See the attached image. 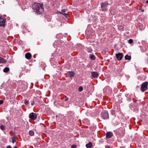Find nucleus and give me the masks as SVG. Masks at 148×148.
I'll use <instances>...</instances> for the list:
<instances>
[{
	"mask_svg": "<svg viewBox=\"0 0 148 148\" xmlns=\"http://www.w3.org/2000/svg\"><path fill=\"white\" fill-rule=\"evenodd\" d=\"M43 4L42 3H34L32 5V8L33 10H35L37 14H40L44 11L43 7Z\"/></svg>",
	"mask_w": 148,
	"mask_h": 148,
	"instance_id": "1",
	"label": "nucleus"
},
{
	"mask_svg": "<svg viewBox=\"0 0 148 148\" xmlns=\"http://www.w3.org/2000/svg\"><path fill=\"white\" fill-rule=\"evenodd\" d=\"M148 85V82H143L141 85L140 88V90L142 92H144L145 91L147 88V86Z\"/></svg>",
	"mask_w": 148,
	"mask_h": 148,
	"instance_id": "2",
	"label": "nucleus"
},
{
	"mask_svg": "<svg viewBox=\"0 0 148 148\" xmlns=\"http://www.w3.org/2000/svg\"><path fill=\"white\" fill-rule=\"evenodd\" d=\"M101 118L104 119H109V114L107 111H104L101 113Z\"/></svg>",
	"mask_w": 148,
	"mask_h": 148,
	"instance_id": "3",
	"label": "nucleus"
},
{
	"mask_svg": "<svg viewBox=\"0 0 148 148\" xmlns=\"http://www.w3.org/2000/svg\"><path fill=\"white\" fill-rule=\"evenodd\" d=\"M101 5L102 11H105L107 10V7L108 5V3L104 2L101 3Z\"/></svg>",
	"mask_w": 148,
	"mask_h": 148,
	"instance_id": "4",
	"label": "nucleus"
},
{
	"mask_svg": "<svg viewBox=\"0 0 148 148\" xmlns=\"http://www.w3.org/2000/svg\"><path fill=\"white\" fill-rule=\"evenodd\" d=\"M29 117L32 120H35L36 119L37 115L36 113L32 112L29 114Z\"/></svg>",
	"mask_w": 148,
	"mask_h": 148,
	"instance_id": "5",
	"label": "nucleus"
},
{
	"mask_svg": "<svg viewBox=\"0 0 148 148\" xmlns=\"http://www.w3.org/2000/svg\"><path fill=\"white\" fill-rule=\"evenodd\" d=\"M5 19L0 17V27H4L5 26Z\"/></svg>",
	"mask_w": 148,
	"mask_h": 148,
	"instance_id": "6",
	"label": "nucleus"
},
{
	"mask_svg": "<svg viewBox=\"0 0 148 148\" xmlns=\"http://www.w3.org/2000/svg\"><path fill=\"white\" fill-rule=\"evenodd\" d=\"M123 54L122 53H118L116 54V57L118 60H121L123 57Z\"/></svg>",
	"mask_w": 148,
	"mask_h": 148,
	"instance_id": "7",
	"label": "nucleus"
},
{
	"mask_svg": "<svg viewBox=\"0 0 148 148\" xmlns=\"http://www.w3.org/2000/svg\"><path fill=\"white\" fill-rule=\"evenodd\" d=\"M91 75L93 78H97L99 76V73L96 72H91Z\"/></svg>",
	"mask_w": 148,
	"mask_h": 148,
	"instance_id": "8",
	"label": "nucleus"
},
{
	"mask_svg": "<svg viewBox=\"0 0 148 148\" xmlns=\"http://www.w3.org/2000/svg\"><path fill=\"white\" fill-rule=\"evenodd\" d=\"M113 135V133L112 132H109L106 133V138H111Z\"/></svg>",
	"mask_w": 148,
	"mask_h": 148,
	"instance_id": "9",
	"label": "nucleus"
},
{
	"mask_svg": "<svg viewBox=\"0 0 148 148\" xmlns=\"http://www.w3.org/2000/svg\"><path fill=\"white\" fill-rule=\"evenodd\" d=\"M67 74H68V76L71 77H73L74 75V72L72 71H69L67 72Z\"/></svg>",
	"mask_w": 148,
	"mask_h": 148,
	"instance_id": "10",
	"label": "nucleus"
},
{
	"mask_svg": "<svg viewBox=\"0 0 148 148\" xmlns=\"http://www.w3.org/2000/svg\"><path fill=\"white\" fill-rule=\"evenodd\" d=\"M25 58L27 59H29L32 57V55L29 53H27L25 55Z\"/></svg>",
	"mask_w": 148,
	"mask_h": 148,
	"instance_id": "11",
	"label": "nucleus"
},
{
	"mask_svg": "<svg viewBox=\"0 0 148 148\" xmlns=\"http://www.w3.org/2000/svg\"><path fill=\"white\" fill-rule=\"evenodd\" d=\"M6 62V61L3 58L0 56V63H5Z\"/></svg>",
	"mask_w": 148,
	"mask_h": 148,
	"instance_id": "12",
	"label": "nucleus"
},
{
	"mask_svg": "<svg viewBox=\"0 0 148 148\" xmlns=\"http://www.w3.org/2000/svg\"><path fill=\"white\" fill-rule=\"evenodd\" d=\"M138 106V103H134L133 105H132V107H133V110H136L137 109V107Z\"/></svg>",
	"mask_w": 148,
	"mask_h": 148,
	"instance_id": "13",
	"label": "nucleus"
},
{
	"mask_svg": "<svg viewBox=\"0 0 148 148\" xmlns=\"http://www.w3.org/2000/svg\"><path fill=\"white\" fill-rule=\"evenodd\" d=\"M92 146V144L91 142H89L88 144L86 145V146L87 148H91Z\"/></svg>",
	"mask_w": 148,
	"mask_h": 148,
	"instance_id": "14",
	"label": "nucleus"
},
{
	"mask_svg": "<svg viewBox=\"0 0 148 148\" xmlns=\"http://www.w3.org/2000/svg\"><path fill=\"white\" fill-rule=\"evenodd\" d=\"M89 56L91 60H94L96 59L95 56L93 54H90Z\"/></svg>",
	"mask_w": 148,
	"mask_h": 148,
	"instance_id": "15",
	"label": "nucleus"
},
{
	"mask_svg": "<svg viewBox=\"0 0 148 148\" xmlns=\"http://www.w3.org/2000/svg\"><path fill=\"white\" fill-rule=\"evenodd\" d=\"M16 137L14 135L12 138V143H14L16 141Z\"/></svg>",
	"mask_w": 148,
	"mask_h": 148,
	"instance_id": "16",
	"label": "nucleus"
},
{
	"mask_svg": "<svg viewBox=\"0 0 148 148\" xmlns=\"http://www.w3.org/2000/svg\"><path fill=\"white\" fill-rule=\"evenodd\" d=\"M125 58L126 60H130L131 59V57L127 55L125 56Z\"/></svg>",
	"mask_w": 148,
	"mask_h": 148,
	"instance_id": "17",
	"label": "nucleus"
},
{
	"mask_svg": "<svg viewBox=\"0 0 148 148\" xmlns=\"http://www.w3.org/2000/svg\"><path fill=\"white\" fill-rule=\"evenodd\" d=\"M29 134L30 136H32L34 135V132L32 130H30L29 131Z\"/></svg>",
	"mask_w": 148,
	"mask_h": 148,
	"instance_id": "18",
	"label": "nucleus"
},
{
	"mask_svg": "<svg viewBox=\"0 0 148 148\" xmlns=\"http://www.w3.org/2000/svg\"><path fill=\"white\" fill-rule=\"evenodd\" d=\"M10 70L9 68L8 67H5L3 70V71L4 73H7Z\"/></svg>",
	"mask_w": 148,
	"mask_h": 148,
	"instance_id": "19",
	"label": "nucleus"
},
{
	"mask_svg": "<svg viewBox=\"0 0 148 148\" xmlns=\"http://www.w3.org/2000/svg\"><path fill=\"white\" fill-rule=\"evenodd\" d=\"M86 50L88 52L91 53L92 51V50L91 48H86Z\"/></svg>",
	"mask_w": 148,
	"mask_h": 148,
	"instance_id": "20",
	"label": "nucleus"
},
{
	"mask_svg": "<svg viewBox=\"0 0 148 148\" xmlns=\"http://www.w3.org/2000/svg\"><path fill=\"white\" fill-rule=\"evenodd\" d=\"M0 128L2 130H4L5 129V126L4 125H1L0 126Z\"/></svg>",
	"mask_w": 148,
	"mask_h": 148,
	"instance_id": "21",
	"label": "nucleus"
},
{
	"mask_svg": "<svg viewBox=\"0 0 148 148\" xmlns=\"http://www.w3.org/2000/svg\"><path fill=\"white\" fill-rule=\"evenodd\" d=\"M110 113L112 115H114L115 112V110H112L110 111Z\"/></svg>",
	"mask_w": 148,
	"mask_h": 148,
	"instance_id": "22",
	"label": "nucleus"
},
{
	"mask_svg": "<svg viewBox=\"0 0 148 148\" xmlns=\"http://www.w3.org/2000/svg\"><path fill=\"white\" fill-rule=\"evenodd\" d=\"M24 103L25 105H27L29 103V101L27 100H26L24 101Z\"/></svg>",
	"mask_w": 148,
	"mask_h": 148,
	"instance_id": "23",
	"label": "nucleus"
},
{
	"mask_svg": "<svg viewBox=\"0 0 148 148\" xmlns=\"http://www.w3.org/2000/svg\"><path fill=\"white\" fill-rule=\"evenodd\" d=\"M123 27L122 26H119V30H123Z\"/></svg>",
	"mask_w": 148,
	"mask_h": 148,
	"instance_id": "24",
	"label": "nucleus"
},
{
	"mask_svg": "<svg viewBox=\"0 0 148 148\" xmlns=\"http://www.w3.org/2000/svg\"><path fill=\"white\" fill-rule=\"evenodd\" d=\"M83 90V88L82 87V86H80L79 88V89H78V90L79 91V92H81Z\"/></svg>",
	"mask_w": 148,
	"mask_h": 148,
	"instance_id": "25",
	"label": "nucleus"
},
{
	"mask_svg": "<svg viewBox=\"0 0 148 148\" xmlns=\"http://www.w3.org/2000/svg\"><path fill=\"white\" fill-rule=\"evenodd\" d=\"M127 95V96H126L127 97V100L128 101H131V98L130 97H129L128 96V95Z\"/></svg>",
	"mask_w": 148,
	"mask_h": 148,
	"instance_id": "26",
	"label": "nucleus"
},
{
	"mask_svg": "<svg viewBox=\"0 0 148 148\" xmlns=\"http://www.w3.org/2000/svg\"><path fill=\"white\" fill-rule=\"evenodd\" d=\"M133 42V40L132 39H130L128 40V42L129 44H131Z\"/></svg>",
	"mask_w": 148,
	"mask_h": 148,
	"instance_id": "27",
	"label": "nucleus"
},
{
	"mask_svg": "<svg viewBox=\"0 0 148 148\" xmlns=\"http://www.w3.org/2000/svg\"><path fill=\"white\" fill-rule=\"evenodd\" d=\"M77 146L76 145H73L71 146V148H76Z\"/></svg>",
	"mask_w": 148,
	"mask_h": 148,
	"instance_id": "28",
	"label": "nucleus"
},
{
	"mask_svg": "<svg viewBox=\"0 0 148 148\" xmlns=\"http://www.w3.org/2000/svg\"><path fill=\"white\" fill-rule=\"evenodd\" d=\"M114 91L115 93H116L117 92L118 90L116 88H114Z\"/></svg>",
	"mask_w": 148,
	"mask_h": 148,
	"instance_id": "29",
	"label": "nucleus"
},
{
	"mask_svg": "<svg viewBox=\"0 0 148 148\" xmlns=\"http://www.w3.org/2000/svg\"><path fill=\"white\" fill-rule=\"evenodd\" d=\"M132 105H133V104H132V103H131L129 105V107H130V108L132 110H133V107H132Z\"/></svg>",
	"mask_w": 148,
	"mask_h": 148,
	"instance_id": "30",
	"label": "nucleus"
},
{
	"mask_svg": "<svg viewBox=\"0 0 148 148\" xmlns=\"http://www.w3.org/2000/svg\"><path fill=\"white\" fill-rule=\"evenodd\" d=\"M3 100H0V105L3 103Z\"/></svg>",
	"mask_w": 148,
	"mask_h": 148,
	"instance_id": "31",
	"label": "nucleus"
},
{
	"mask_svg": "<svg viewBox=\"0 0 148 148\" xmlns=\"http://www.w3.org/2000/svg\"><path fill=\"white\" fill-rule=\"evenodd\" d=\"M34 100H33V101H32V102L31 103V105L32 106H33V105H34Z\"/></svg>",
	"mask_w": 148,
	"mask_h": 148,
	"instance_id": "32",
	"label": "nucleus"
},
{
	"mask_svg": "<svg viewBox=\"0 0 148 148\" xmlns=\"http://www.w3.org/2000/svg\"><path fill=\"white\" fill-rule=\"evenodd\" d=\"M6 148H12L10 145H8L6 147Z\"/></svg>",
	"mask_w": 148,
	"mask_h": 148,
	"instance_id": "33",
	"label": "nucleus"
},
{
	"mask_svg": "<svg viewBox=\"0 0 148 148\" xmlns=\"http://www.w3.org/2000/svg\"><path fill=\"white\" fill-rule=\"evenodd\" d=\"M105 148H110L109 146L108 145H106L105 146Z\"/></svg>",
	"mask_w": 148,
	"mask_h": 148,
	"instance_id": "34",
	"label": "nucleus"
},
{
	"mask_svg": "<svg viewBox=\"0 0 148 148\" xmlns=\"http://www.w3.org/2000/svg\"><path fill=\"white\" fill-rule=\"evenodd\" d=\"M66 97V99H65V101H67L68 100V99H69V98H67L66 96V97Z\"/></svg>",
	"mask_w": 148,
	"mask_h": 148,
	"instance_id": "35",
	"label": "nucleus"
},
{
	"mask_svg": "<svg viewBox=\"0 0 148 148\" xmlns=\"http://www.w3.org/2000/svg\"><path fill=\"white\" fill-rule=\"evenodd\" d=\"M146 62L147 63H148V58L147 59Z\"/></svg>",
	"mask_w": 148,
	"mask_h": 148,
	"instance_id": "36",
	"label": "nucleus"
},
{
	"mask_svg": "<svg viewBox=\"0 0 148 148\" xmlns=\"http://www.w3.org/2000/svg\"><path fill=\"white\" fill-rule=\"evenodd\" d=\"M64 11H65L64 10H62V12H64Z\"/></svg>",
	"mask_w": 148,
	"mask_h": 148,
	"instance_id": "37",
	"label": "nucleus"
},
{
	"mask_svg": "<svg viewBox=\"0 0 148 148\" xmlns=\"http://www.w3.org/2000/svg\"><path fill=\"white\" fill-rule=\"evenodd\" d=\"M146 3H148V0L146 1Z\"/></svg>",
	"mask_w": 148,
	"mask_h": 148,
	"instance_id": "38",
	"label": "nucleus"
},
{
	"mask_svg": "<svg viewBox=\"0 0 148 148\" xmlns=\"http://www.w3.org/2000/svg\"><path fill=\"white\" fill-rule=\"evenodd\" d=\"M120 148H125L123 147H120Z\"/></svg>",
	"mask_w": 148,
	"mask_h": 148,
	"instance_id": "39",
	"label": "nucleus"
},
{
	"mask_svg": "<svg viewBox=\"0 0 148 148\" xmlns=\"http://www.w3.org/2000/svg\"><path fill=\"white\" fill-rule=\"evenodd\" d=\"M14 148H18L16 146H15L14 147Z\"/></svg>",
	"mask_w": 148,
	"mask_h": 148,
	"instance_id": "40",
	"label": "nucleus"
},
{
	"mask_svg": "<svg viewBox=\"0 0 148 148\" xmlns=\"http://www.w3.org/2000/svg\"><path fill=\"white\" fill-rule=\"evenodd\" d=\"M112 12H114L113 11H112V10H111V13H112Z\"/></svg>",
	"mask_w": 148,
	"mask_h": 148,
	"instance_id": "41",
	"label": "nucleus"
},
{
	"mask_svg": "<svg viewBox=\"0 0 148 148\" xmlns=\"http://www.w3.org/2000/svg\"><path fill=\"white\" fill-rule=\"evenodd\" d=\"M63 14L64 15H67V14L66 13H64V14Z\"/></svg>",
	"mask_w": 148,
	"mask_h": 148,
	"instance_id": "42",
	"label": "nucleus"
},
{
	"mask_svg": "<svg viewBox=\"0 0 148 148\" xmlns=\"http://www.w3.org/2000/svg\"><path fill=\"white\" fill-rule=\"evenodd\" d=\"M141 51H143V49L142 50V49H141Z\"/></svg>",
	"mask_w": 148,
	"mask_h": 148,
	"instance_id": "43",
	"label": "nucleus"
},
{
	"mask_svg": "<svg viewBox=\"0 0 148 148\" xmlns=\"http://www.w3.org/2000/svg\"><path fill=\"white\" fill-rule=\"evenodd\" d=\"M142 11L143 12H144V10H142Z\"/></svg>",
	"mask_w": 148,
	"mask_h": 148,
	"instance_id": "44",
	"label": "nucleus"
}]
</instances>
